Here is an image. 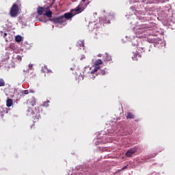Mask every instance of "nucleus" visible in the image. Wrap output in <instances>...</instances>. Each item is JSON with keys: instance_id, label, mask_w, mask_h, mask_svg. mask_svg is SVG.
Instances as JSON below:
<instances>
[{"instance_id": "nucleus-2", "label": "nucleus", "mask_w": 175, "mask_h": 175, "mask_svg": "<svg viewBox=\"0 0 175 175\" xmlns=\"http://www.w3.org/2000/svg\"><path fill=\"white\" fill-rule=\"evenodd\" d=\"M88 5H90V1H88V0H82L75 9L71 10L74 14H79V13H81Z\"/></svg>"}, {"instance_id": "nucleus-22", "label": "nucleus", "mask_w": 175, "mask_h": 175, "mask_svg": "<svg viewBox=\"0 0 175 175\" xmlns=\"http://www.w3.org/2000/svg\"><path fill=\"white\" fill-rule=\"evenodd\" d=\"M105 73H106V71H105V70H100V74H101L103 76H104V75H105Z\"/></svg>"}, {"instance_id": "nucleus-20", "label": "nucleus", "mask_w": 175, "mask_h": 175, "mask_svg": "<svg viewBox=\"0 0 175 175\" xmlns=\"http://www.w3.org/2000/svg\"><path fill=\"white\" fill-rule=\"evenodd\" d=\"M125 169H128V165H126V166H124V167H122V169H120V170H119V172H122V170H125Z\"/></svg>"}, {"instance_id": "nucleus-12", "label": "nucleus", "mask_w": 175, "mask_h": 175, "mask_svg": "<svg viewBox=\"0 0 175 175\" xmlns=\"http://www.w3.org/2000/svg\"><path fill=\"white\" fill-rule=\"evenodd\" d=\"M137 57H139V58H142V55H140L139 53L137 51V53L132 56V59L133 61H137Z\"/></svg>"}, {"instance_id": "nucleus-21", "label": "nucleus", "mask_w": 175, "mask_h": 175, "mask_svg": "<svg viewBox=\"0 0 175 175\" xmlns=\"http://www.w3.org/2000/svg\"><path fill=\"white\" fill-rule=\"evenodd\" d=\"M3 36V38H5L6 42H8V38H6V36H8V33H4Z\"/></svg>"}, {"instance_id": "nucleus-9", "label": "nucleus", "mask_w": 175, "mask_h": 175, "mask_svg": "<svg viewBox=\"0 0 175 175\" xmlns=\"http://www.w3.org/2000/svg\"><path fill=\"white\" fill-rule=\"evenodd\" d=\"M136 118V116H135V114L132 112H128L126 116L127 120H135Z\"/></svg>"}, {"instance_id": "nucleus-17", "label": "nucleus", "mask_w": 175, "mask_h": 175, "mask_svg": "<svg viewBox=\"0 0 175 175\" xmlns=\"http://www.w3.org/2000/svg\"><path fill=\"white\" fill-rule=\"evenodd\" d=\"M0 87H5V81L3 79H0Z\"/></svg>"}, {"instance_id": "nucleus-14", "label": "nucleus", "mask_w": 175, "mask_h": 175, "mask_svg": "<svg viewBox=\"0 0 175 175\" xmlns=\"http://www.w3.org/2000/svg\"><path fill=\"white\" fill-rule=\"evenodd\" d=\"M77 46L81 49V47H84V41H79L77 43Z\"/></svg>"}, {"instance_id": "nucleus-5", "label": "nucleus", "mask_w": 175, "mask_h": 175, "mask_svg": "<svg viewBox=\"0 0 175 175\" xmlns=\"http://www.w3.org/2000/svg\"><path fill=\"white\" fill-rule=\"evenodd\" d=\"M102 64H103V62H102V59H98L96 60L94 64V66H93L94 69L92 70V73L98 72V70H99V69H100V66H99V65H102Z\"/></svg>"}, {"instance_id": "nucleus-16", "label": "nucleus", "mask_w": 175, "mask_h": 175, "mask_svg": "<svg viewBox=\"0 0 175 175\" xmlns=\"http://www.w3.org/2000/svg\"><path fill=\"white\" fill-rule=\"evenodd\" d=\"M15 40L16 42H21V40H23V37H21V36H16L15 37Z\"/></svg>"}, {"instance_id": "nucleus-24", "label": "nucleus", "mask_w": 175, "mask_h": 175, "mask_svg": "<svg viewBox=\"0 0 175 175\" xmlns=\"http://www.w3.org/2000/svg\"><path fill=\"white\" fill-rule=\"evenodd\" d=\"M46 102H47V103H50V100H47Z\"/></svg>"}, {"instance_id": "nucleus-13", "label": "nucleus", "mask_w": 175, "mask_h": 175, "mask_svg": "<svg viewBox=\"0 0 175 175\" xmlns=\"http://www.w3.org/2000/svg\"><path fill=\"white\" fill-rule=\"evenodd\" d=\"M13 105V99L12 98H8L6 100V106L7 107H11V106Z\"/></svg>"}, {"instance_id": "nucleus-11", "label": "nucleus", "mask_w": 175, "mask_h": 175, "mask_svg": "<svg viewBox=\"0 0 175 175\" xmlns=\"http://www.w3.org/2000/svg\"><path fill=\"white\" fill-rule=\"evenodd\" d=\"M45 14H44V16H46V17H51L52 14H53V12H51V10H50L49 8H46L45 10Z\"/></svg>"}, {"instance_id": "nucleus-1", "label": "nucleus", "mask_w": 175, "mask_h": 175, "mask_svg": "<svg viewBox=\"0 0 175 175\" xmlns=\"http://www.w3.org/2000/svg\"><path fill=\"white\" fill-rule=\"evenodd\" d=\"M28 113H31L33 116V122H36L40 118V109L39 107H30L27 109Z\"/></svg>"}, {"instance_id": "nucleus-4", "label": "nucleus", "mask_w": 175, "mask_h": 175, "mask_svg": "<svg viewBox=\"0 0 175 175\" xmlns=\"http://www.w3.org/2000/svg\"><path fill=\"white\" fill-rule=\"evenodd\" d=\"M50 21H52L53 24H64L66 22V19L63 16L53 17L49 19Z\"/></svg>"}, {"instance_id": "nucleus-15", "label": "nucleus", "mask_w": 175, "mask_h": 175, "mask_svg": "<svg viewBox=\"0 0 175 175\" xmlns=\"http://www.w3.org/2000/svg\"><path fill=\"white\" fill-rule=\"evenodd\" d=\"M104 61H106L107 62L111 61V55L106 54V55L104 57Z\"/></svg>"}, {"instance_id": "nucleus-3", "label": "nucleus", "mask_w": 175, "mask_h": 175, "mask_svg": "<svg viewBox=\"0 0 175 175\" xmlns=\"http://www.w3.org/2000/svg\"><path fill=\"white\" fill-rule=\"evenodd\" d=\"M19 12L20 9L18 8L17 4H13L10 10V16L11 17H17Z\"/></svg>"}, {"instance_id": "nucleus-23", "label": "nucleus", "mask_w": 175, "mask_h": 175, "mask_svg": "<svg viewBox=\"0 0 175 175\" xmlns=\"http://www.w3.org/2000/svg\"><path fill=\"white\" fill-rule=\"evenodd\" d=\"M18 59H20V60H21V57H19V58H18Z\"/></svg>"}, {"instance_id": "nucleus-7", "label": "nucleus", "mask_w": 175, "mask_h": 175, "mask_svg": "<svg viewBox=\"0 0 175 175\" xmlns=\"http://www.w3.org/2000/svg\"><path fill=\"white\" fill-rule=\"evenodd\" d=\"M74 16H76V14H74L71 10L70 12L65 13L62 16L65 18V20H70V18H72Z\"/></svg>"}, {"instance_id": "nucleus-18", "label": "nucleus", "mask_w": 175, "mask_h": 175, "mask_svg": "<svg viewBox=\"0 0 175 175\" xmlns=\"http://www.w3.org/2000/svg\"><path fill=\"white\" fill-rule=\"evenodd\" d=\"M15 5H17L18 8H21V0H17L15 3Z\"/></svg>"}, {"instance_id": "nucleus-19", "label": "nucleus", "mask_w": 175, "mask_h": 175, "mask_svg": "<svg viewBox=\"0 0 175 175\" xmlns=\"http://www.w3.org/2000/svg\"><path fill=\"white\" fill-rule=\"evenodd\" d=\"M22 94H25V95H28L29 92H28V90H23Z\"/></svg>"}, {"instance_id": "nucleus-10", "label": "nucleus", "mask_w": 175, "mask_h": 175, "mask_svg": "<svg viewBox=\"0 0 175 175\" xmlns=\"http://www.w3.org/2000/svg\"><path fill=\"white\" fill-rule=\"evenodd\" d=\"M29 103L31 105V107H34L36 105V99L35 98H31L29 100Z\"/></svg>"}, {"instance_id": "nucleus-6", "label": "nucleus", "mask_w": 175, "mask_h": 175, "mask_svg": "<svg viewBox=\"0 0 175 175\" xmlns=\"http://www.w3.org/2000/svg\"><path fill=\"white\" fill-rule=\"evenodd\" d=\"M136 151H137V148H131L127 150L125 155H126V157L129 158V157H131V155H133V154H135V152H136Z\"/></svg>"}, {"instance_id": "nucleus-8", "label": "nucleus", "mask_w": 175, "mask_h": 175, "mask_svg": "<svg viewBox=\"0 0 175 175\" xmlns=\"http://www.w3.org/2000/svg\"><path fill=\"white\" fill-rule=\"evenodd\" d=\"M46 9H47V8H44L43 7H39L37 10L38 14L39 16H42V14H43V13H44V12H46Z\"/></svg>"}]
</instances>
